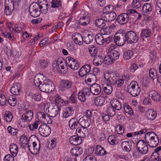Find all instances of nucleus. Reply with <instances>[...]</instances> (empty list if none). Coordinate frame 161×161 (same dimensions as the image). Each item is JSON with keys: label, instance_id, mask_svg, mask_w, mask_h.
Instances as JSON below:
<instances>
[{"label": "nucleus", "instance_id": "nucleus-59", "mask_svg": "<svg viewBox=\"0 0 161 161\" xmlns=\"http://www.w3.org/2000/svg\"><path fill=\"white\" fill-rule=\"evenodd\" d=\"M141 3V0H133L131 5L134 8H138L140 7Z\"/></svg>", "mask_w": 161, "mask_h": 161}, {"label": "nucleus", "instance_id": "nucleus-40", "mask_svg": "<svg viewBox=\"0 0 161 161\" xmlns=\"http://www.w3.org/2000/svg\"><path fill=\"white\" fill-rule=\"evenodd\" d=\"M103 61V57L101 56H96L93 59V63L96 66H99L102 64Z\"/></svg>", "mask_w": 161, "mask_h": 161}, {"label": "nucleus", "instance_id": "nucleus-54", "mask_svg": "<svg viewBox=\"0 0 161 161\" xmlns=\"http://www.w3.org/2000/svg\"><path fill=\"white\" fill-rule=\"evenodd\" d=\"M5 13L6 15L11 14L14 9V6H5Z\"/></svg>", "mask_w": 161, "mask_h": 161}, {"label": "nucleus", "instance_id": "nucleus-3", "mask_svg": "<svg viewBox=\"0 0 161 161\" xmlns=\"http://www.w3.org/2000/svg\"><path fill=\"white\" fill-rule=\"evenodd\" d=\"M48 6L47 3L38 5L37 3H33L29 8V12L32 17H36L39 16L41 13L45 14L47 12Z\"/></svg>", "mask_w": 161, "mask_h": 161}, {"label": "nucleus", "instance_id": "nucleus-41", "mask_svg": "<svg viewBox=\"0 0 161 161\" xmlns=\"http://www.w3.org/2000/svg\"><path fill=\"white\" fill-rule=\"evenodd\" d=\"M21 36L22 39L21 40L22 43L25 42L26 40L30 39L32 36V35L30 33H28L26 31H25L21 33Z\"/></svg>", "mask_w": 161, "mask_h": 161}, {"label": "nucleus", "instance_id": "nucleus-5", "mask_svg": "<svg viewBox=\"0 0 161 161\" xmlns=\"http://www.w3.org/2000/svg\"><path fill=\"white\" fill-rule=\"evenodd\" d=\"M145 138L148 145L152 147H156L159 143L158 137L153 131H150L146 133Z\"/></svg>", "mask_w": 161, "mask_h": 161}, {"label": "nucleus", "instance_id": "nucleus-64", "mask_svg": "<svg viewBox=\"0 0 161 161\" xmlns=\"http://www.w3.org/2000/svg\"><path fill=\"white\" fill-rule=\"evenodd\" d=\"M124 110L125 113L130 115L133 114V112L130 107L128 105H125L124 107Z\"/></svg>", "mask_w": 161, "mask_h": 161}, {"label": "nucleus", "instance_id": "nucleus-57", "mask_svg": "<svg viewBox=\"0 0 161 161\" xmlns=\"http://www.w3.org/2000/svg\"><path fill=\"white\" fill-rule=\"evenodd\" d=\"M111 57L114 61L115 60L118 59L119 56V53L117 51H113L112 52H111L109 54Z\"/></svg>", "mask_w": 161, "mask_h": 161}, {"label": "nucleus", "instance_id": "nucleus-26", "mask_svg": "<svg viewBox=\"0 0 161 161\" xmlns=\"http://www.w3.org/2000/svg\"><path fill=\"white\" fill-rule=\"evenodd\" d=\"M121 146L123 149L127 152L130 151L132 147L131 143L129 141L122 142Z\"/></svg>", "mask_w": 161, "mask_h": 161}, {"label": "nucleus", "instance_id": "nucleus-17", "mask_svg": "<svg viewBox=\"0 0 161 161\" xmlns=\"http://www.w3.org/2000/svg\"><path fill=\"white\" fill-rule=\"evenodd\" d=\"M90 18L87 12H84L83 16L79 20V23L81 25H85L90 22Z\"/></svg>", "mask_w": 161, "mask_h": 161}, {"label": "nucleus", "instance_id": "nucleus-23", "mask_svg": "<svg viewBox=\"0 0 161 161\" xmlns=\"http://www.w3.org/2000/svg\"><path fill=\"white\" fill-rule=\"evenodd\" d=\"M108 143L111 145H114L118 144L119 142L118 137L116 135H111L109 136L107 138Z\"/></svg>", "mask_w": 161, "mask_h": 161}, {"label": "nucleus", "instance_id": "nucleus-44", "mask_svg": "<svg viewBox=\"0 0 161 161\" xmlns=\"http://www.w3.org/2000/svg\"><path fill=\"white\" fill-rule=\"evenodd\" d=\"M95 39L97 43L99 45H102L104 42V40L103 36L98 34L95 36Z\"/></svg>", "mask_w": 161, "mask_h": 161}, {"label": "nucleus", "instance_id": "nucleus-60", "mask_svg": "<svg viewBox=\"0 0 161 161\" xmlns=\"http://www.w3.org/2000/svg\"><path fill=\"white\" fill-rule=\"evenodd\" d=\"M89 51L91 55L93 56H95L97 54V49L96 47L93 45H91L89 47Z\"/></svg>", "mask_w": 161, "mask_h": 161}, {"label": "nucleus", "instance_id": "nucleus-20", "mask_svg": "<svg viewBox=\"0 0 161 161\" xmlns=\"http://www.w3.org/2000/svg\"><path fill=\"white\" fill-rule=\"evenodd\" d=\"M74 112L73 108L71 107H67L63 110L62 117L64 118H67L72 115Z\"/></svg>", "mask_w": 161, "mask_h": 161}, {"label": "nucleus", "instance_id": "nucleus-25", "mask_svg": "<svg viewBox=\"0 0 161 161\" xmlns=\"http://www.w3.org/2000/svg\"><path fill=\"white\" fill-rule=\"evenodd\" d=\"M69 141L71 144L75 145L80 144L82 142L81 137L76 136H71L69 138Z\"/></svg>", "mask_w": 161, "mask_h": 161}, {"label": "nucleus", "instance_id": "nucleus-62", "mask_svg": "<svg viewBox=\"0 0 161 161\" xmlns=\"http://www.w3.org/2000/svg\"><path fill=\"white\" fill-rule=\"evenodd\" d=\"M2 34L5 37L7 38H10L12 41H14L15 40V38L11 33L7 32H2Z\"/></svg>", "mask_w": 161, "mask_h": 161}, {"label": "nucleus", "instance_id": "nucleus-10", "mask_svg": "<svg viewBox=\"0 0 161 161\" xmlns=\"http://www.w3.org/2000/svg\"><path fill=\"white\" fill-rule=\"evenodd\" d=\"M37 118L38 121L41 123L50 124L52 123L50 118L42 112L37 113Z\"/></svg>", "mask_w": 161, "mask_h": 161}, {"label": "nucleus", "instance_id": "nucleus-19", "mask_svg": "<svg viewBox=\"0 0 161 161\" xmlns=\"http://www.w3.org/2000/svg\"><path fill=\"white\" fill-rule=\"evenodd\" d=\"M91 70V67L89 65L86 64L81 68L79 72L80 76L83 77L89 73Z\"/></svg>", "mask_w": 161, "mask_h": 161}, {"label": "nucleus", "instance_id": "nucleus-31", "mask_svg": "<svg viewBox=\"0 0 161 161\" xmlns=\"http://www.w3.org/2000/svg\"><path fill=\"white\" fill-rule=\"evenodd\" d=\"M9 148L12 155L13 156H16L19 151V148L14 143H11L9 145Z\"/></svg>", "mask_w": 161, "mask_h": 161}, {"label": "nucleus", "instance_id": "nucleus-1", "mask_svg": "<svg viewBox=\"0 0 161 161\" xmlns=\"http://www.w3.org/2000/svg\"><path fill=\"white\" fill-rule=\"evenodd\" d=\"M66 63L62 57H59L53 63V69L54 72L61 73H64L66 72L67 66L66 64L71 69L76 70L79 67V64L77 61L70 57H67L65 59Z\"/></svg>", "mask_w": 161, "mask_h": 161}, {"label": "nucleus", "instance_id": "nucleus-12", "mask_svg": "<svg viewBox=\"0 0 161 161\" xmlns=\"http://www.w3.org/2000/svg\"><path fill=\"white\" fill-rule=\"evenodd\" d=\"M39 133L43 136H48L51 133V130L49 126L46 124L41 125L38 128Z\"/></svg>", "mask_w": 161, "mask_h": 161}, {"label": "nucleus", "instance_id": "nucleus-46", "mask_svg": "<svg viewBox=\"0 0 161 161\" xmlns=\"http://www.w3.org/2000/svg\"><path fill=\"white\" fill-rule=\"evenodd\" d=\"M151 34V32L148 29H143L142 30L140 36L143 38L149 37Z\"/></svg>", "mask_w": 161, "mask_h": 161}, {"label": "nucleus", "instance_id": "nucleus-2", "mask_svg": "<svg viewBox=\"0 0 161 161\" xmlns=\"http://www.w3.org/2000/svg\"><path fill=\"white\" fill-rule=\"evenodd\" d=\"M34 85L39 87L40 90L43 92L52 91L54 89V84L50 80L47 79L43 75L37 74L34 80Z\"/></svg>", "mask_w": 161, "mask_h": 161}, {"label": "nucleus", "instance_id": "nucleus-37", "mask_svg": "<svg viewBox=\"0 0 161 161\" xmlns=\"http://www.w3.org/2000/svg\"><path fill=\"white\" fill-rule=\"evenodd\" d=\"M85 119L83 118H80L79 119L80 121V125L82 126L87 128L90 125V124L91 123V121L90 119Z\"/></svg>", "mask_w": 161, "mask_h": 161}, {"label": "nucleus", "instance_id": "nucleus-43", "mask_svg": "<svg viewBox=\"0 0 161 161\" xmlns=\"http://www.w3.org/2000/svg\"><path fill=\"white\" fill-rule=\"evenodd\" d=\"M62 0H52L51 3V7L57 8L62 6Z\"/></svg>", "mask_w": 161, "mask_h": 161}, {"label": "nucleus", "instance_id": "nucleus-52", "mask_svg": "<svg viewBox=\"0 0 161 161\" xmlns=\"http://www.w3.org/2000/svg\"><path fill=\"white\" fill-rule=\"evenodd\" d=\"M149 75L150 78L152 79H155L157 76L156 70L154 68L151 69L149 71Z\"/></svg>", "mask_w": 161, "mask_h": 161}, {"label": "nucleus", "instance_id": "nucleus-21", "mask_svg": "<svg viewBox=\"0 0 161 161\" xmlns=\"http://www.w3.org/2000/svg\"><path fill=\"white\" fill-rule=\"evenodd\" d=\"M116 13L114 11L108 12L103 14L104 19L108 22L114 20L116 18Z\"/></svg>", "mask_w": 161, "mask_h": 161}, {"label": "nucleus", "instance_id": "nucleus-14", "mask_svg": "<svg viewBox=\"0 0 161 161\" xmlns=\"http://www.w3.org/2000/svg\"><path fill=\"white\" fill-rule=\"evenodd\" d=\"M90 95L89 88H85L79 91L78 94V98L81 101L84 102L86 100V97Z\"/></svg>", "mask_w": 161, "mask_h": 161}, {"label": "nucleus", "instance_id": "nucleus-28", "mask_svg": "<svg viewBox=\"0 0 161 161\" xmlns=\"http://www.w3.org/2000/svg\"><path fill=\"white\" fill-rule=\"evenodd\" d=\"M70 152L72 155L78 156L82 153V148L78 146L75 147L70 150Z\"/></svg>", "mask_w": 161, "mask_h": 161}, {"label": "nucleus", "instance_id": "nucleus-39", "mask_svg": "<svg viewBox=\"0 0 161 161\" xmlns=\"http://www.w3.org/2000/svg\"><path fill=\"white\" fill-rule=\"evenodd\" d=\"M150 97L154 101H159L160 100V96L157 92L154 91H151L149 93Z\"/></svg>", "mask_w": 161, "mask_h": 161}, {"label": "nucleus", "instance_id": "nucleus-48", "mask_svg": "<svg viewBox=\"0 0 161 161\" xmlns=\"http://www.w3.org/2000/svg\"><path fill=\"white\" fill-rule=\"evenodd\" d=\"M28 141L25 135H23L21 136L19 139V143L22 146L25 147L27 144H28Z\"/></svg>", "mask_w": 161, "mask_h": 161}, {"label": "nucleus", "instance_id": "nucleus-45", "mask_svg": "<svg viewBox=\"0 0 161 161\" xmlns=\"http://www.w3.org/2000/svg\"><path fill=\"white\" fill-rule=\"evenodd\" d=\"M147 131L146 129H144L139 131H136L134 133H128L126 134V136L129 138L132 137L134 135H139L145 133Z\"/></svg>", "mask_w": 161, "mask_h": 161}, {"label": "nucleus", "instance_id": "nucleus-61", "mask_svg": "<svg viewBox=\"0 0 161 161\" xmlns=\"http://www.w3.org/2000/svg\"><path fill=\"white\" fill-rule=\"evenodd\" d=\"M7 129L8 133L13 136H15L17 133V130L9 126L8 127Z\"/></svg>", "mask_w": 161, "mask_h": 161}, {"label": "nucleus", "instance_id": "nucleus-38", "mask_svg": "<svg viewBox=\"0 0 161 161\" xmlns=\"http://www.w3.org/2000/svg\"><path fill=\"white\" fill-rule=\"evenodd\" d=\"M59 108L58 105H56L51 110L49 111L48 113L49 114L50 116L52 117H54L58 114L59 112Z\"/></svg>", "mask_w": 161, "mask_h": 161}, {"label": "nucleus", "instance_id": "nucleus-16", "mask_svg": "<svg viewBox=\"0 0 161 161\" xmlns=\"http://www.w3.org/2000/svg\"><path fill=\"white\" fill-rule=\"evenodd\" d=\"M72 38L74 42L79 45H81L83 44V36L78 33H74L72 36Z\"/></svg>", "mask_w": 161, "mask_h": 161}, {"label": "nucleus", "instance_id": "nucleus-55", "mask_svg": "<svg viewBox=\"0 0 161 161\" xmlns=\"http://www.w3.org/2000/svg\"><path fill=\"white\" fill-rule=\"evenodd\" d=\"M114 61L112 58L111 57L110 55L108 54L106 55L104 58V62L105 64L109 65L111 64Z\"/></svg>", "mask_w": 161, "mask_h": 161}, {"label": "nucleus", "instance_id": "nucleus-22", "mask_svg": "<svg viewBox=\"0 0 161 161\" xmlns=\"http://www.w3.org/2000/svg\"><path fill=\"white\" fill-rule=\"evenodd\" d=\"M21 89V86L20 85L19 83H16L13 84L10 89V92L14 95H18Z\"/></svg>", "mask_w": 161, "mask_h": 161}, {"label": "nucleus", "instance_id": "nucleus-33", "mask_svg": "<svg viewBox=\"0 0 161 161\" xmlns=\"http://www.w3.org/2000/svg\"><path fill=\"white\" fill-rule=\"evenodd\" d=\"M111 106L115 109L119 110L122 107V105L120 102L116 99H112L110 101Z\"/></svg>", "mask_w": 161, "mask_h": 161}, {"label": "nucleus", "instance_id": "nucleus-15", "mask_svg": "<svg viewBox=\"0 0 161 161\" xmlns=\"http://www.w3.org/2000/svg\"><path fill=\"white\" fill-rule=\"evenodd\" d=\"M129 16L126 13H123L119 15L117 18V20L119 24L122 25L125 24L129 20Z\"/></svg>", "mask_w": 161, "mask_h": 161}, {"label": "nucleus", "instance_id": "nucleus-18", "mask_svg": "<svg viewBox=\"0 0 161 161\" xmlns=\"http://www.w3.org/2000/svg\"><path fill=\"white\" fill-rule=\"evenodd\" d=\"M90 94L91 92L93 95H97L100 94L101 91V88L99 85L94 84L91 86L89 89Z\"/></svg>", "mask_w": 161, "mask_h": 161}, {"label": "nucleus", "instance_id": "nucleus-51", "mask_svg": "<svg viewBox=\"0 0 161 161\" xmlns=\"http://www.w3.org/2000/svg\"><path fill=\"white\" fill-rule=\"evenodd\" d=\"M25 26L23 24L18 23L15 24L14 28V31L17 33H20V32L24 29Z\"/></svg>", "mask_w": 161, "mask_h": 161}, {"label": "nucleus", "instance_id": "nucleus-36", "mask_svg": "<svg viewBox=\"0 0 161 161\" xmlns=\"http://www.w3.org/2000/svg\"><path fill=\"white\" fill-rule=\"evenodd\" d=\"M103 88L104 93L107 94L109 95L113 91V87L111 84L105 83L103 85Z\"/></svg>", "mask_w": 161, "mask_h": 161}, {"label": "nucleus", "instance_id": "nucleus-49", "mask_svg": "<svg viewBox=\"0 0 161 161\" xmlns=\"http://www.w3.org/2000/svg\"><path fill=\"white\" fill-rule=\"evenodd\" d=\"M105 21L103 19H97L95 21V24L98 27L102 28L105 25Z\"/></svg>", "mask_w": 161, "mask_h": 161}, {"label": "nucleus", "instance_id": "nucleus-8", "mask_svg": "<svg viewBox=\"0 0 161 161\" xmlns=\"http://www.w3.org/2000/svg\"><path fill=\"white\" fill-rule=\"evenodd\" d=\"M124 40L128 43L132 44L136 43L138 41V38L134 32L130 31L125 34Z\"/></svg>", "mask_w": 161, "mask_h": 161}, {"label": "nucleus", "instance_id": "nucleus-53", "mask_svg": "<svg viewBox=\"0 0 161 161\" xmlns=\"http://www.w3.org/2000/svg\"><path fill=\"white\" fill-rule=\"evenodd\" d=\"M152 9L151 6L150 4L146 3L142 7V12L145 13L151 11Z\"/></svg>", "mask_w": 161, "mask_h": 161}, {"label": "nucleus", "instance_id": "nucleus-27", "mask_svg": "<svg viewBox=\"0 0 161 161\" xmlns=\"http://www.w3.org/2000/svg\"><path fill=\"white\" fill-rule=\"evenodd\" d=\"M69 125L71 129H75L80 125L76 118H73L69 121Z\"/></svg>", "mask_w": 161, "mask_h": 161}, {"label": "nucleus", "instance_id": "nucleus-11", "mask_svg": "<svg viewBox=\"0 0 161 161\" xmlns=\"http://www.w3.org/2000/svg\"><path fill=\"white\" fill-rule=\"evenodd\" d=\"M138 151L142 154H145L148 151V146L145 141L143 140L139 141L136 144Z\"/></svg>", "mask_w": 161, "mask_h": 161}, {"label": "nucleus", "instance_id": "nucleus-34", "mask_svg": "<svg viewBox=\"0 0 161 161\" xmlns=\"http://www.w3.org/2000/svg\"><path fill=\"white\" fill-rule=\"evenodd\" d=\"M105 103V97L99 96L97 97L94 100V103L97 106H100L104 105Z\"/></svg>", "mask_w": 161, "mask_h": 161}, {"label": "nucleus", "instance_id": "nucleus-50", "mask_svg": "<svg viewBox=\"0 0 161 161\" xmlns=\"http://www.w3.org/2000/svg\"><path fill=\"white\" fill-rule=\"evenodd\" d=\"M17 100L15 96L12 95L9 96L8 102L10 105L12 106H15L17 103Z\"/></svg>", "mask_w": 161, "mask_h": 161}, {"label": "nucleus", "instance_id": "nucleus-13", "mask_svg": "<svg viewBox=\"0 0 161 161\" xmlns=\"http://www.w3.org/2000/svg\"><path fill=\"white\" fill-rule=\"evenodd\" d=\"M93 34L90 31L84 30L83 32V41L86 44L91 43L93 41Z\"/></svg>", "mask_w": 161, "mask_h": 161}, {"label": "nucleus", "instance_id": "nucleus-7", "mask_svg": "<svg viewBox=\"0 0 161 161\" xmlns=\"http://www.w3.org/2000/svg\"><path fill=\"white\" fill-rule=\"evenodd\" d=\"M127 90L132 96L136 97L139 94L141 89L137 82L132 81L127 86Z\"/></svg>", "mask_w": 161, "mask_h": 161}, {"label": "nucleus", "instance_id": "nucleus-35", "mask_svg": "<svg viewBox=\"0 0 161 161\" xmlns=\"http://www.w3.org/2000/svg\"><path fill=\"white\" fill-rule=\"evenodd\" d=\"M113 75V73L110 72L105 73L104 77L106 81V83L111 84L113 83L114 80L112 76Z\"/></svg>", "mask_w": 161, "mask_h": 161}, {"label": "nucleus", "instance_id": "nucleus-42", "mask_svg": "<svg viewBox=\"0 0 161 161\" xmlns=\"http://www.w3.org/2000/svg\"><path fill=\"white\" fill-rule=\"evenodd\" d=\"M133 55V53L132 51L126 50L124 52L123 58L125 60H129L132 58Z\"/></svg>", "mask_w": 161, "mask_h": 161}, {"label": "nucleus", "instance_id": "nucleus-9", "mask_svg": "<svg viewBox=\"0 0 161 161\" xmlns=\"http://www.w3.org/2000/svg\"><path fill=\"white\" fill-rule=\"evenodd\" d=\"M74 84V82L68 80H63L60 82L59 86L60 91L64 92L67 90L71 88Z\"/></svg>", "mask_w": 161, "mask_h": 161}, {"label": "nucleus", "instance_id": "nucleus-32", "mask_svg": "<svg viewBox=\"0 0 161 161\" xmlns=\"http://www.w3.org/2000/svg\"><path fill=\"white\" fill-rule=\"evenodd\" d=\"M146 117L150 120H153L156 118L157 114L156 111L152 109H149L146 111L145 114Z\"/></svg>", "mask_w": 161, "mask_h": 161}, {"label": "nucleus", "instance_id": "nucleus-24", "mask_svg": "<svg viewBox=\"0 0 161 161\" xmlns=\"http://www.w3.org/2000/svg\"><path fill=\"white\" fill-rule=\"evenodd\" d=\"M126 13L132 18L137 17V19H140L142 16L140 14H139L136 10L134 9H128Z\"/></svg>", "mask_w": 161, "mask_h": 161}, {"label": "nucleus", "instance_id": "nucleus-63", "mask_svg": "<svg viewBox=\"0 0 161 161\" xmlns=\"http://www.w3.org/2000/svg\"><path fill=\"white\" fill-rule=\"evenodd\" d=\"M7 100L4 95L0 93V104L3 105H5L7 103Z\"/></svg>", "mask_w": 161, "mask_h": 161}, {"label": "nucleus", "instance_id": "nucleus-47", "mask_svg": "<svg viewBox=\"0 0 161 161\" xmlns=\"http://www.w3.org/2000/svg\"><path fill=\"white\" fill-rule=\"evenodd\" d=\"M13 116L11 112L8 111H6L4 117V120L7 122H11L13 119Z\"/></svg>", "mask_w": 161, "mask_h": 161}, {"label": "nucleus", "instance_id": "nucleus-30", "mask_svg": "<svg viewBox=\"0 0 161 161\" xmlns=\"http://www.w3.org/2000/svg\"><path fill=\"white\" fill-rule=\"evenodd\" d=\"M96 155L97 156H103L107 154V152L103 147L100 145H97L96 147Z\"/></svg>", "mask_w": 161, "mask_h": 161}, {"label": "nucleus", "instance_id": "nucleus-29", "mask_svg": "<svg viewBox=\"0 0 161 161\" xmlns=\"http://www.w3.org/2000/svg\"><path fill=\"white\" fill-rule=\"evenodd\" d=\"M114 40L115 43L119 46L123 45L125 42L124 38L121 39L120 37L119 34H116L114 37Z\"/></svg>", "mask_w": 161, "mask_h": 161}, {"label": "nucleus", "instance_id": "nucleus-4", "mask_svg": "<svg viewBox=\"0 0 161 161\" xmlns=\"http://www.w3.org/2000/svg\"><path fill=\"white\" fill-rule=\"evenodd\" d=\"M28 147L31 152L36 154L40 149V144L38 138L34 135L31 136L28 139Z\"/></svg>", "mask_w": 161, "mask_h": 161}, {"label": "nucleus", "instance_id": "nucleus-58", "mask_svg": "<svg viewBox=\"0 0 161 161\" xmlns=\"http://www.w3.org/2000/svg\"><path fill=\"white\" fill-rule=\"evenodd\" d=\"M106 112L110 116H113L115 114V111L114 108L112 106L108 107L106 110Z\"/></svg>", "mask_w": 161, "mask_h": 161}, {"label": "nucleus", "instance_id": "nucleus-6", "mask_svg": "<svg viewBox=\"0 0 161 161\" xmlns=\"http://www.w3.org/2000/svg\"><path fill=\"white\" fill-rule=\"evenodd\" d=\"M33 115V112L31 110H29L23 114L18 120L19 125L23 128L26 127L28 123L32 120Z\"/></svg>", "mask_w": 161, "mask_h": 161}, {"label": "nucleus", "instance_id": "nucleus-56", "mask_svg": "<svg viewBox=\"0 0 161 161\" xmlns=\"http://www.w3.org/2000/svg\"><path fill=\"white\" fill-rule=\"evenodd\" d=\"M41 105H43V110L45 112L48 114L49 112V108L50 107V103L46 101L42 102L41 103Z\"/></svg>", "mask_w": 161, "mask_h": 161}]
</instances>
